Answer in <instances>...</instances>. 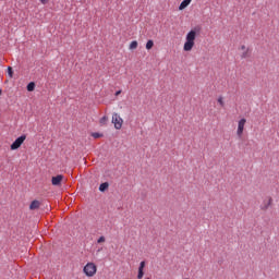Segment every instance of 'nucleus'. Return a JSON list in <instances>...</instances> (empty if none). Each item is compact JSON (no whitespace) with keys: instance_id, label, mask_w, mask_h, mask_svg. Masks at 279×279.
Segmentation results:
<instances>
[{"instance_id":"nucleus-1","label":"nucleus","mask_w":279,"mask_h":279,"mask_svg":"<svg viewBox=\"0 0 279 279\" xmlns=\"http://www.w3.org/2000/svg\"><path fill=\"white\" fill-rule=\"evenodd\" d=\"M195 40H197V31L191 29L185 36L183 51H193V47H195Z\"/></svg>"},{"instance_id":"nucleus-2","label":"nucleus","mask_w":279,"mask_h":279,"mask_svg":"<svg viewBox=\"0 0 279 279\" xmlns=\"http://www.w3.org/2000/svg\"><path fill=\"white\" fill-rule=\"evenodd\" d=\"M83 274H85L87 278H94V276L97 275V265L93 262H88L83 268Z\"/></svg>"},{"instance_id":"nucleus-3","label":"nucleus","mask_w":279,"mask_h":279,"mask_svg":"<svg viewBox=\"0 0 279 279\" xmlns=\"http://www.w3.org/2000/svg\"><path fill=\"white\" fill-rule=\"evenodd\" d=\"M111 122L113 123L116 130H121L123 128V118H121L119 113L112 114Z\"/></svg>"},{"instance_id":"nucleus-4","label":"nucleus","mask_w":279,"mask_h":279,"mask_svg":"<svg viewBox=\"0 0 279 279\" xmlns=\"http://www.w3.org/2000/svg\"><path fill=\"white\" fill-rule=\"evenodd\" d=\"M27 140V135H21L20 137H17L12 144H11V149L12 151L19 149L21 147V145H23L25 143V141Z\"/></svg>"},{"instance_id":"nucleus-5","label":"nucleus","mask_w":279,"mask_h":279,"mask_svg":"<svg viewBox=\"0 0 279 279\" xmlns=\"http://www.w3.org/2000/svg\"><path fill=\"white\" fill-rule=\"evenodd\" d=\"M245 123H247V120L245 118H242L238 122L236 136H239V138H241V136H243V132H245Z\"/></svg>"},{"instance_id":"nucleus-6","label":"nucleus","mask_w":279,"mask_h":279,"mask_svg":"<svg viewBox=\"0 0 279 279\" xmlns=\"http://www.w3.org/2000/svg\"><path fill=\"white\" fill-rule=\"evenodd\" d=\"M271 204H274V199L271 197L265 198L260 205V210H269Z\"/></svg>"},{"instance_id":"nucleus-7","label":"nucleus","mask_w":279,"mask_h":279,"mask_svg":"<svg viewBox=\"0 0 279 279\" xmlns=\"http://www.w3.org/2000/svg\"><path fill=\"white\" fill-rule=\"evenodd\" d=\"M145 265H146L145 260L140 263L138 271H137V279H143V277L145 276Z\"/></svg>"},{"instance_id":"nucleus-8","label":"nucleus","mask_w":279,"mask_h":279,"mask_svg":"<svg viewBox=\"0 0 279 279\" xmlns=\"http://www.w3.org/2000/svg\"><path fill=\"white\" fill-rule=\"evenodd\" d=\"M62 180H64V175L58 174L57 177H52L51 182L53 186H60L62 184Z\"/></svg>"},{"instance_id":"nucleus-9","label":"nucleus","mask_w":279,"mask_h":279,"mask_svg":"<svg viewBox=\"0 0 279 279\" xmlns=\"http://www.w3.org/2000/svg\"><path fill=\"white\" fill-rule=\"evenodd\" d=\"M40 208V201H33L29 205V210H38Z\"/></svg>"},{"instance_id":"nucleus-10","label":"nucleus","mask_w":279,"mask_h":279,"mask_svg":"<svg viewBox=\"0 0 279 279\" xmlns=\"http://www.w3.org/2000/svg\"><path fill=\"white\" fill-rule=\"evenodd\" d=\"M193 0H183L179 5V10H186Z\"/></svg>"},{"instance_id":"nucleus-11","label":"nucleus","mask_w":279,"mask_h":279,"mask_svg":"<svg viewBox=\"0 0 279 279\" xmlns=\"http://www.w3.org/2000/svg\"><path fill=\"white\" fill-rule=\"evenodd\" d=\"M129 49H131V51H134V49H138V41L133 40L130 46Z\"/></svg>"},{"instance_id":"nucleus-12","label":"nucleus","mask_w":279,"mask_h":279,"mask_svg":"<svg viewBox=\"0 0 279 279\" xmlns=\"http://www.w3.org/2000/svg\"><path fill=\"white\" fill-rule=\"evenodd\" d=\"M217 101H218L220 108H225L226 107V100H223V96H219L217 98Z\"/></svg>"},{"instance_id":"nucleus-13","label":"nucleus","mask_w":279,"mask_h":279,"mask_svg":"<svg viewBox=\"0 0 279 279\" xmlns=\"http://www.w3.org/2000/svg\"><path fill=\"white\" fill-rule=\"evenodd\" d=\"M26 88H27L28 93L34 92V89L36 88V83L31 82V83L27 85Z\"/></svg>"},{"instance_id":"nucleus-14","label":"nucleus","mask_w":279,"mask_h":279,"mask_svg":"<svg viewBox=\"0 0 279 279\" xmlns=\"http://www.w3.org/2000/svg\"><path fill=\"white\" fill-rule=\"evenodd\" d=\"M108 186H110V185L108 184V182L101 183V184L99 185V191H100L101 193H104V191H107Z\"/></svg>"},{"instance_id":"nucleus-15","label":"nucleus","mask_w":279,"mask_h":279,"mask_svg":"<svg viewBox=\"0 0 279 279\" xmlns=\"http://www.w3.org/2000/svg\"><path fill=\"white\" fill-rule=\"evenodd\" d=\"M146 49H147V51H149L150 49H154V40L149 39L146 43Z\"/></svg>"},{"instance_id":"nucleus-16","label":"nucleus","mask_w":279,"mask_h":279,"mask_svg":"<svg viewBox=\"0 0 279 279\" xmlns=\"http://www.w3.org/2000/svg\"><path fill=\"white\" fill-rule=\"evenodd\" d=\"M100 125H106L108 123V116H104L100 120H99Z\"/></svg>"},{"instance_id":"nucleus-17","label":"nucleus","mask_w":279,"mask_h":279,"mask_svg":"<svg viewBox=\"0 0 279 279\" xmlns=\"http://www.w3.org/2000/svg\"><path fill=\"white\" fill-rule=\"evenodd\" d=\"M8 75H9V77H14V70H12V66H9L8 68Z\"/></svg>"},{"instance_id":"nucleus-18","label":"nucleus","mask_w":279,"mask_h":279,"mask_svg":"<svg viewBox=\"0 0 279 279\" xmlns=\"http://www.w3.org/2000/svg\"><path fill=\"white\" fill-rule=\"evenodd\" d=\"M241 58H250V49L248 50H244L241 54Z\"/></svg>"},{"instance_id":"nucleus-19","label":"nucleus","mask_w":279,"mask_h":279,"mask_svg":"<svg viewBox=\"0 0 279 279\" xmlns=\"http://www.w3.org/2000/svg\"><path fill=\"white\" fill-rule=\"evenodd\" d=\"M93 138H101L104 134L101 133H92Z\"/></svg>"},{"instance_id":"nucleus-20","label":"nucleus","mask_w":279,"mask_h":279,"mask_svg":"<svg viewBox=\"0 0 279 279\" xmlns=\"http://www.w3.org/2000/svg\"><path fill=\"white\" fill-rule=\"evenodd\" d=\"M97 243H106V236H100V238L97 240Z\"/></svg>"},{"instance_id":"nucleus-21","label":"nucleus","mask_w":279,"mask_h":279,"mask_svg":"<svg viewBox=\"0 0 279 279\" xmlns=\"http://www.w3.org/2000/svg\"><path fill=\"white\" fill-rule=\"evenodd\" d=\"M240 49H241V51H247L250 48H246L245 45H242V46L240 47Z\"/></svg>"},{"instance_id":"nucleus-22","label":"nucleus","mask_w":279,"mask_h":279,"mask_svg":"<svg viewBox=\"0 0 279 279\" xmlns=\"http://www.w3.org/2000/svg\"><path fill=\"white\" fill-rule=\"evenodd\" d=\"M120 94H121V90L116 92V97H119Z\"/></svg>"},{"instance_id":"nucleus-23","label":"nucleus","mask_w":279,"mask_h":279,"mask_svg":"<svg viewBox=\"0 0 279 279\" xmlns=\"http://www.w3.org/2000/svg\"><path fill=\"white\" fill-rule=\"evenodd\" d=\"M41 3L45 5V3H47V0H40Z\"/></svg>"},{"instance_id":"nucleus-24","label":"nucleus","mask_w":279,"mask_h":279,"mask_svg":"<svg viewBox=\"0 0 279 279\" xmlns=\"http://www.w3.org/2000/svg\"><path fill=\"white\" fill-rule=\"evenodd\" d=\"M0 95H1V89H0Z\"/></svg>"}]
</instances>
